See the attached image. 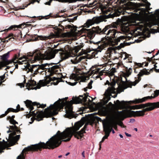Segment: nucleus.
Masks as SVG:
<instances>
[{
	"mask_svg": "<svg viewBox=\"0 0 159 159\" xmlns=\"http://www.w3.org/2000/svg\"><path fill=\"white\" fill-rule=\"evenodd\" d=\"M64 78L62 74L61 73L59 74L58 76L57 77H50L49 78V80H50V81H54V80H57L56 83L54 82V84L55 85H57L58 84L59 82L61 81L62 80L61 78Z\"/></svg>",
	"mask_w": 159,
	"mask_h": 159,
	"instance_id": "dca6fc26",
	"label": "nucleus"
},
{
	"mask_svg": "<svg viewBox=\"0 0 159 159\" xmlns=\"http://www.w3.org/2000/svg\"><path fill=\"white\" fill-rule=\"evenodd\" d=\"M102 0H95V1L96 2H98V3H100L101 2H102Z\"/></svg>",
	"mask_w": 159,
	"mask_h": 159,
	"instance_id": "49530a36",
	"label": "nucleus"
},
{
	"mask_svg": "<svg viewBox=\"0 0 159 159\" xmlns=\"http://www.w3.org/2000/svg\"><path fill=\"white\" fill-rule=\"evenodd\" d=\"M82 47V46H81V47H77V49L75 50V51L76 52H77L79 50H80L81 48Z\"/></svg>",
	"mask_w": 159,
	"mask_h": 159,
	"instance_id": "ea45409f",
	"label": "nucleus"
},
{
	"mask_svg": "<svg viewBox=\"0 0 159 159\" xmlns=\"http://www.w3.org/2000/svg\"><path fill=\"white\" fill-rule=\"evenodd\" d=\"M125 134L126 135L127 137H131V135L130 134H129L128 133H127L126 132H125Z\"/></svg>",
	"mask_w": 159,
	"mask_h": 159,
	"instance_id": "37998d69",
	"label": "nucleus"
},
{
	"mask_svg": "<svg viewBox=\"0 0 159 159\" xmlns=\"http://www.w3.org/2000/svg\"><path fill=\"white\" fill-rule=\"evenodd\" d=\"M47 64H48V65L44 67L43 70H44L45 69H48L50 71L53 73L60 71L59 67L58 66L55 65L52 67H50V66H52V65L54 64L53 63Z\"/></svg>",
	"mask_w": 159,
	"mask_h": 159,
	"instance_id": "9b49d317",
	"label": "nucleus"
},
{
	"mask_svg": "<svg viewBox=\"0 0 159 159\" xmlns=\"http://www.w3.org/2000/svg\"><path fill=\"white\" fill-rule=\"evenodd\" d=\"M14 121H15V120L14 119H13V120H9L10 122L14 125H15V122Z\"/></svg>",
	"mask_w": 159,
	"mask_h": 159,
	"instance_id": "e433bc0d",
	"label": "nucleus"
},
{
	"mask_svg": "<svg viewBox=\"0 0 159 159\" xmlns=\"http://www.w3.org/2000/svg\"><path fill=\"white\" fill-rule=\"evenodd\" d=\"M148 85L147 84H146V85H145L144 86V88H145Z\"/></svg>",
	"mask_w": 159,
	"mask_h": 159,
	"instance_id": "774afa93",
	"label": "nucleus"
},
{
	"mask_svg": "<svg viewBox=\"0 0 159 159\" xmlns=\"http://www.w3.org/2000/svg\"><path fill=\"white\" fill-rule=\"evenodd\" d=\"M31 24H26L25 23L22 24L20 25H12L8 29L9 30H13L14 29H15V28H26V26L29 27L31 26Z\"/></svg>",
	"mask_w": 159,
	"mask_h": 159,
	"instance_id": "a211bd4d",
	"label": "nucleus"
},
{
	"mask_svg": "<svg viewBox=\"0 0 159 159\" xmlns=\"http://www.w3.org/2000/svg\"><path fill=\"white\" fill-rule=\"evenodd\" d=\"M119 136L120 137V138H123V135L122 134H119Z\"/></svg>",
	"mask_w": 159,
	"mask_h": 159,
	"instance_id": "6e6d98bb",
	"label": "nucleus"
},
{
	"mask_svg": "<svg viewBox=\"0 0 159 159\" xmlns=\"http://www.w3.org/2000/svg\"><path fill=\"white\" fill-rule=\"evenodd\" d=\"M116 16L114 13L111 14L109 13L107 15H103L99 17H94L92 19L88 20L84 25V27L81 30L82 33H85L87 36L92 39L95 36L96 34L106 35L105 37L102 38L101 41L97 42L98 45L97 49L95 51L90 52L91 57L97 58L98 57V52H101L102 50L108 45L113 46L117 45L121 40L125 39L126 37L124 36H118L116 34L120 33V32L117 29V25L112 24L106 26L102 29L99 27H93L92 29H87L85 27L89 28L94 23L98 24L103 21H106L105 19L110 18H113Z\"/></svg>",
	"mask_w": 159,
	"mask_h": 159,
	"instance_id": "f257e3e1",
	"label": "nucleus"
},
{
	"mask_svg": "<svg viewBox=\"0 0 159 159\" xmlns=\"http://www.w3.org/2000/svg\"><path fill=\"white\" fill-rule=\"evenodd\" d=\"M118 124L120 126L122 127H125L124 125H123V122L121 121L119 122Z\"/></svg>",
	"mask_w": 159,
	"mask_h": 159,
	"instance_id": "f704fd0d",
	"label": "nucleus"
},
{
	"mask_svg": "<svg viewBox=\"0 0 159 159\" xmlns=\"http://www.w3.org/2000/svg\"><path fill=\"white\" fill-rule=\"evenodd\" d=\"M73 16H74V14H72L69 15V16H67L68 17H71Z\"/></svg>",
	"mask_w": 159,
	"mask_h": 159,
	"instance_id": "864d4df0",
	"label": "nucleus"
},
{
	"mask_svg": "<svg viewBox=\"0 0 159 159\" xmlns=\"http://www.w3.org/2000/svg\"><path fill=\"white\" fill-rule=\"evenodd\" d=\"M104 131H106L109 134L111 131L113 134H114L115 132L112 129L113 125L112 123L110 122H107L105 123H102Z\"/></svg>",
	"mask_w": 159,
	"mask_h": 159,
	"instance_id": "9d476101",
	"label": "nucleus"
},
{
	"mask_svg": "<svg viewBox=\"0 0 159 159\" xmlns=\"http://www.w3.org/2000/svg\"><path fill=\"white\" fill-rule=\"evenodd\" d=\"M15 116L13 115L12 116H9V119L10 120H13V119H14L15 118Z\"/></svg>",
	"mask_w": 159,
	"mask_h": 159,
	"instance_id": "c9c22d12",
	"label": "nucleus"
},
{
	"mask_svg": "<svg viewBox=\"0 0 159 159\" xmlns=\"http://www.w3.org/2000/svg\"><path fill=\"white\" fill-rule=\"evenodd\" d=\"M92 88V84H90L89 83L88 84V88L89 89H91Z\"/></svg>",
	"mask_w": 159,
	"mask_h": 159,
	"instance_id": "58836bf2",
	"label": "nucleus"
},
{
	"mask_svg": "<svg viewBox=\"0 0 159 159\" xmlns=\"http://www.w3.org/2000/svg\"><path fill=\"white\" fill-rule=\"evenodd\" d=\"M6 116V114H3L1 115L0 117L1 118L5 116Z\"/></svg>",
	"mask_w": 159,
	"mask_h": 159,
	"instance_id": "8fccbe9b",
	"label": "nucleus"
},
{
	"mask_svg": "<svg viewBox=\"0 0 159 159\" xmlns=\"http://www.w3.org/2000/svg\"><path fill=\"white\" fill-rule=\"evenodd\" d=\"M85 153H84V151H83V152L82 153V155L83 157L84 158L85 157V155H84Z\"/></svg>",
	"mask_w": 159,
	"mask_h": 159,
	"instance_id": "a18cd8bd",
	"label": "nucleus"
},
{
	"mask_svg": "<svg viewBox=\"0 0 159 159\" xmlns=\"http://www.w3.org/2000/svg\"><path fill=\"white\" fill-rule=\"evenodd\" d=\"M131 74V72H129H129H128V75H129Z\"/></svg>",
	"mask_w": 159,
	"mask_h": 159,
	"instance_id": "0e129e2a",
	"label": "nucleus"
},
{
	"mask_svg": "<svg viewBox=\"0 0 159 159\" xmlns=\"http://www.w3.org/2000/svg\"><path fill=\"white\" fill-rule=\"evenodd\" d=\"M26 85L28 87L34 86L36 85V82L34 80H29Z\"/></svg>",
	"mask_w": 159,
	"mask_h": 159,
	"instance_id": "4be33fe9",
	"label": "nucleus"
},
{
	"mask_svg": "<svg viewBox=\"0 0 159 159\" xmlns=\"http://www.w3.org/2000/svg\"><path fill=\"white\" fill-rule=\"evenodd\" d=\"M20 110H21V111H23L24 110V109L23 108H20Z\"/></svg>",
	"mask_w": 159,
	"mask_h": 159,
	"instance_id": "69168bd1",
	"label": "nucleus"
},
{
	"mask_svg": "<svg viewBox=\"0 0 159 159\" xmlns=\"http://www.w3.org/2000/svg\"><path fill=\"white\" fill-rule=\"evenodd\" d=\"M72 135L71 132L70 131H64L62 132L58 131L56 134L49 139L46 143L40 142L38 144L28 146L25 148L22 152L37 151L42 148L54 149L59 146L62 141L66 142L69 141Z\"/></svg>",
	"mask_w": 159,
	"mask_h": 159,
	"instance_id": "7ed1b4c3",
	"label": "nucleus"
},
{
	"mask_svg": "<svg viewBox=\"0 0 159 159\" xmlns=\"http://www.w3.org/2000/svg\"><path fill=\"white\" fill-rule=\"evenodd\" d=\"M36 16H32V17H30V19H31V20H30V23H31V22H34V20H33L32 19V18H36Z\"/></svg>",
	"mask_w": 159,
	"mask_h": 159,
	"instance_id": "72a5a7b5",
	"label": "nucleus"
},
{
	"mask_svg": "<svg viewBox=\"0 0 159 159\" xmlns=\"http://www.w3.org/2000/svg\"><path fill=\"white\" fill-rule=\"evenodd\" d=\"M159 53V51H158L155 54V56H157V55H158Z\"/></svg>",
	"mask_w": 159,
	"mask_h": 159,
	"instance_id": "4d7b16f0",
	"label": "nucleus"
},
{
	"mask_svg": "<svg viewBox=\"0 0 159 159\" xmlns=\"http://www.w3.org/2000/svg\"><path fill=\"white\" fill-rule=\"evenodd\" d=\"M88 120V117L86 116L82 117L80 120V121L75 124L74 129L76 131L78 130L82 125Z\"/></svg>",
	"mask_w": 159,
	"mask_h": 159,
	"instance_id": "f8f14e48",
	"label": "nucleus"
},
{
	"mask_svg": "<svg viewBox=\"0 0 159 159\" xmlns=\"http://www.w3.org/2000/svg\"><path fill=\"white\" fill-rule=\"evenodd\" d=\"M60 51V50L59 49H55L50 51H46L44 54H42L40 51L37 50L34 53H28L27 56L25 58V60L19 61L17 63L19 65H21L24 62L25 63L26 60L32 63L40 60H50L54 58L56 54Z\"/></svg>",
	"mask_w": 159,
	"mask_h": 159,
	"instance_id": "20e7f679",
	"label": "nucleus"
},
{
	"mask_svg": "<svg viewBox=\"0 0 159 159\" xmlns=\"http://www.w3.org/2000/svg\"><path fill=\"white\" fill-rule=\"evenodd\" d=\"M52 26V25H48V26L47 27V28H51V26Z\"/></svg>",
	"mask_w": 159,
	"mask_h": 159,
	"instance_id": "bf43d9fd",
	"label": "nucleus"
},
{
	"mask_svg": "<svg viewBox=\"0 0 159 159\" xmlns=\"http://www.w3.org/2000/svg\"><path fill=\"white\" fill-rule=\"evenodd\" d=\"M9 37H11L10 39H20L22 38V34L20 30H18L16 31V34H13L12 33L8 34Z\"/></svg>",
	"mask_w": 159,
	"mask_h": 159,
	"instance_id": "ddd939ff",
	"label": "nucleus"
},
{
	"mask_svg": "<svg viewBox=\"0 0 159 159\" xmlns=\"http://www.w3.org/2000/svg\"><path fill=\"white\" fill-rule=\"evenodd\" d=\"M153 96H148L147 97H144L142 99H136L133 101H122L120 102L119 100H117L116 101V102L118 103L117 106L119 107H122L125 106V103H130L131 102H134L135 103H139L140 102H142L147 99H152L156 97L157 96L159 95V90H156L154 91V93L153 94Z\"/></svg>",
	"mask_w": 159,
	"mask_h": 159,
	"instance_id": "423d86ee",
	"label": "nucleus"
},
{
	"mask_svg": "<svg viewBox=\"0 0 159 159\" xmlns=\"http://www.w3.org/2000/svg\"><path fill=\"white\" fill-rule=\"evenodd\" d=\"M15 125L14 126H9L11 130H12L13 132L11 133L12 135H15L16 133L20 134L21 133V131L18 129V128L16 125V124H17L18 122L16 120L14 121Z\"/></svg>",
	"mask_w": 159,
	"mask_h": 159,
	"instance_id": "f3484780",
	"label": "nucleus"
},
{
	"mask_svg": "<svg viewBox=\"0 0 159 159\" xmlns=\"http://www.w3.org/2000/svg\"><path fill=\"white\" fill-rule=\"evenodd\" d=\"M25 157L23 154L22 155H20L17 158V159H25Z\"/></svg>",
	"mask_w": 159,
	"mask_h": 159,
	"instance_id": "7c9ffc66",
	"label": "nucleus"
},
{
	"mask_svg": "<svg viewBox=\"0 0 159 159\" xmlns=\"http://www.w3.org/2000/svg\"><path fill=\"white\" fill-rule=\"evenodd\" d=\"M12 51H14L16 53H17L15 55L14 57L15 59H17L20 56V51L15 49L9 51L2 56H0V58L2 61V62L0 63V70L2 69L3 67L5 66L6 65L12 63L13 61H12L8 60V58L9 57L10 52Z\"/></svg>",
	"mask_w": 159,
	"mask_h": 159,
	"instance_id": "0eeeda50",
	"label": "nucleus"
},
{
	"mask_svg": "<svg viewBox=\"0 0 159 159\" xmlns=\"http://www.w3.org/2000/svg\"><path fill=\"white\" fill-rule=\"evenodd\" d=\"M68 97L65 98L59 99V100L55 102L53 105H51L49 107L45 109L44 111L43 110L40 111H31L34 109L33 106L36 105L38 107L44 108L46 107V104L40 105L36 102H32L29 100H26L25 101V103L27 107L30 109L29 113L35 118L32 117L31 120L32 121L30 122L29 123L32 124L34 120H36L38 121H39L43 120L44 117H48L50 116L57 115L58 114L57 111L58 108L61 107H65V111L66 114L65 115V117L71 119L73 118H76L79 114H75L72 111L73 108L72 104L73 103H80L82 102H85L87 101V96L86 95H80L79 97H73L72 100L70 101H67Z\"/></svg>",
	"mask_w": 159,
	"mask_h": 159,
	"instance_id": "f03ea898",
	"label": "nucleus"
},
{
	"mask_svg": "<svg viewBox=\"0 0 159 159\" xmlns=\"http://www.w3.org/2000/svg\"><path fill=\"white\" fill-rule=\"evenodd\" d=\"M10 67V66H7V68L5 69V70L7 69H9V68Z\"/></svg>",
	"mask_w": 159,
	"mask_h": 159,
	"instance_id": "13d9d810",
	"label": "nucleus"
},
{
	"mask_svg": "<svg viewBox=\"0 0 159 159\" xmlns=\"http://www.w3.org/2000/svg\"><path fill=\"white\" fill-rule=\"evenodd\" d=\"M135 121V120L134 119H131L130 120V121H129L130 122L133 123Z\"/></svg>",
	"mask_w": 159,
	"mask_h": 159,
	"instance_id": "79ce46f5",
	"label": "nucleus"
},
{
	"mask_svg": "<svg viewBox=\"0 0 159 159\" xmlns=\"http://www.w3.org/2000/svg\"><path fill=\"white\" fill-rule=\"evenodd\" d=\"M19 111V110H15V109H14L13 108H8L7 110L5 111V114H6V115H7V114L10 112H17Z\"/></svg>",
	"mask_w": 159,
	"mask_h": 159,
	"instance_id": "393cba45",
	"label": "nucleus"
},
{
	"mask_svg": "<svg viewBox=\"0 0 159 159\" xmlns=\"http://www.w3.org/2000/svg\"><path fill=\"white\" fill-rule=\"evenodd\" d=\"M52 17H54V18H57V17H63L64 18H65V17L64 16V15H61V16H59L58 15V14H56L55 15H54L53 16H52Z\"/></svg>",
	"mask_w": 159,
	"mask_h": 159,
	"instance_id": "2f4dec72",
	"label": "nucleus"
},
{
	"mask_svg": "<svg viewBox=\"0 0 159 159\" xmlns=\"http://www.w3.org/2000/svg\"><path fill=\"white\" fill-rule=\"evenodd\" d=\"M48 64L45 63L41 65H31L30 64H27L25 66L26 71L28 73L30 72L32 73H33L34 75L37 74L38 73H41L42 71H39V69H43V68L46 66Z\"/></svg>",
	"mask_w": 159,
	"mask_h": 159,
	"instance_id": "6e6552de",
	"label": "nucleus"
},
{
	"mask_svg": "<svg viewBox=\"0 0 159 159\" xmlns=\"http://www.w3.org/2000/svg\"><path fill=\"white\" fill-rule=\"evenodd\" d=\"M128 87V86L126 85L125 84H124L123 85H122L121 87V90L120 91L118 92L119 93H120V92H121L124 91V90L126 89H127Z\"/></svg>",
	"mask_w": 159,
	"mask_h": 159,
	"instance_id": "cd10ccee",
	"label": "nucleus"
},
{
	"mask_svg": "<svg viewBox=\"0 0 159 159\" xmlns=\"http://www.w3.org/2000/svg\"><path fill=\"white\" fill-rule=\"evenodd\" d=\"M40 86H37L36 87H34L33 89H40Z\"/></svg>",
	"mask_w": 159,
	"mask_h": 159,
	"instance_id": "a19ab883",
	"label": "nucleus"
},
{
	"mask_svg": "<svg viewBox=\"0 0 159 159\" xmlns=\"http://www.w3.org/2000/svg\"><path fill=\"white\" fill-rule=\"evenodd\" d=\"M40 0H36V2H38V3H39V1H40Z\"/></svg>",
	"mask_w": 159,
	"mask_h": 159,
	"instance_id": "338daca9",
	"label": "nucleus"
},
{
	"mask_svg": "<svg viewBox=\"0 0 159 159\" xmlns=\"http://www.w3.org/2000/svg\"><path fill=\"white\" fill-rule=\"evenodd\" d=\"M134 129L135 131H138V129H137V128H134Z\"/></svg>",
	"mask_w": 159,
	"mask_h": 159,
	"instance_id": "052dcab7",
	"label": "nucleus"
},
{
	"mask_svg": "<svg viewBox=\"0 0 159 159\" xmlns=\"http://www.w3.org/2000/svg\"><path fill=\"white\" fill-rule=\"evenodd\" d=\"M5 74L3 75H2V76H0V81H2L5 78Z\"/></svg>",
	"mask_w": 159,
	"mask_h": 159,
	"instance_id": "473e14b6",
	"label": "nucleus"
},
{
	"mask_svg": "<svg viewBox=\"0 0 159 159\" xmlns=\"http://www.w3.org/2000/svg\"><path fill=\"white\" fill-rule=\"evenodd\" d=\"M45 5H51V3H50V2H46L45 3Z\"/></svg>",
	"mask_w": 159,
	"mask_h": 159,
	"instance_id": "de8ad7c7",
	"label": "nucleus"
},
{
	"mask_svg": "<svg viewBox=\"0 0 159 159\" xmlns=\"http://www.w3.org/2000/svg\"><path fill=\"white\" fill-rule=\"evenodd\" d=\"M87 125V124L85 125L80 131L76 132L74 134L75 137L77 139H81L83 136L84 133H85V130Z\"/></svg>",
	"mask_w": 159,
	"mask_h": 159,
	"instance_id": "4468645a",
	"label": "nucleus"
},
{
	"mask_svg": "<svg viewBox=\"0 0 159 159\" xmlns=\"http://www.w3.org/2000/svg\"><path fill=\"white\" fill-rule=\"evenodd\" d=\"M93 82V81H92V80H91V81H90V82H89L90 84H92Z\"/></svg>",
	"mask_w": 159,
	"mask_h": 159,
	"instance_id": "680f3d73",
	"label": "nucleus"
},
{
	"mask_svg": "<svg viewBox=\"0 0 159 159\" xmlns=\"http://www.w3.org/2000/svg\"><path fill=\"white\" fill-rule=\"evenodd\" d=\"M77 17L78 16H76L72 18H67V19H64L62 21H65L67 20L69 22H73L77 19Z\"/></svg>",
	"mask_w": 159,
	"mask_h": 159,
	"instance_id": "a878e982",
	"label": "nucleus"
},
{
	"mask_svg": "<svg viewBox=\"0 0 159 159\" xmlns=\"http://www.w3.org/2000/svg\"><path fill=\"white\" fill-rule=\"evenodd\" d=\"M32 28V25H31V26L30 27V26H29V27L26 26V28H28V30H29V28H30V30Z\"/></svg>",
	"mask_w": 159,
	"mask_h": 159,
	"instance_id": "3c124183",
	"label": "nucleus"
},
{
	"mask_svg": "<svg viewBox=\"0 0 159 159\" xmlns=\"http://www.w3.org/2000/svg\"><path fill=\"white\" fill-rule=\"evenodd\" d=\"M116 72V69L115 68H112L111 70V73L112 75H114V73Z\"/></svg>",
	"mask_w": 159,
	"mask_h": 159,
	"instance_id": "c756f323",
	"label": "nucleus"
},
{
	"mask_svg": "<svg viewBox=\"0 0 159 159\" xmlns=\"http://www.w3.org/2000/svg\"><path fill=\"white\" fill-rule=\"evenodd\" d=\"M36 0H33L32 1H31V2H30L29 3V4H27L26 6H25V7H24V6H23V7H22V8H20V9H25V7H27L29 5H30V4H34V3L36 2Z\"/></svg>",
	"mask_w": 159,
	"mask_h": 159,
	"instance_id": "bb28decb",
	"label": "nucleus"
},
{
	"mask_svg": "<svg viewBox=\"0 0 159 159\" xmlns=\"http://www.w3.org/2000/svg\"><path fill=\"white\" fill-rule=\"evenodd\" d=\"M139 81H138L136 83H134V84H133V85H134V86H135L136 85V84L139 82Z\"/></svg>",
	"mask_w": 159,
	"mask_h": 159,
	"instance_id": "5fc2aeb1",
	"label": "nucleus"
},
{
	"mask_svg": "<svg viewBox=\"0 0 159 159\" xmlns=\"http://www.w3.org/2000/svg\"><path fill=\"white\" fill-rule=\"evenodd\" d=\"M7 128L9 129V130L7 131V133H9L10 132L11 133L9 134L8 137V139H7V142H5L4 140H3V141L5 142V144L6 145L12 146L14 145L19 140L20 138V135H18L16 136H14L15 135H12L11 133L13 132L12 130H11L10 129H11L10 127H7Z\"/></svg>",
	"mask_w": 159,
	"mask_h": 159,
	"instance_id": "1a4fd4ad",
	"label": "nucleus"
},
{
	"mask_svg": "<svg viewBox=\"0 0 159 159\" xmlns=\"http://www.w3.org/2000/svg\"><path fill=\"white\" fill-rule=\"evenodd\" d=\"M35 36L36 37H35L34 39L33 38V39H30L29 41H28V40H27L26 42H28L32 40L36 41L39 40H45L50 39V36L49 35L48 36H45L35 35Z\"/></svg>",
	"mask_w": 159,
	"mask_h": 159,
	"instance_id": "2eb2a0df",
	"label": "nucleus"
},
{
	"mask_svg": "<svg viewBox=\"0 0 159 159\" xmlns=\"http://www.w3.org/2000/svg\"><path fill=\"white\" fill-rule=\"evenodd\" d=\"M18 65L17 64H16V65H15V68L14 69V70H15V69H17L18 68Z\"/></svg>",
	"mask_w": 159,
	"mask_h": 159,
	"instance_id": "603ef678",
	"label": "nucleus"
},
{
	"mask_svg": "<svg viewBox=\"0 0 159 159\" xmlns=\"http://www.w3.org/2000/svg\"><path fill=\"white\" fill-rule=\"evenodd\" d=\"M131 43H127L124 41L123 43H121L120 45L118 46L117 47L118 49H120L124 47L125 46H128L130 45Z\"/></svg>",
	"mask_w": 159,
	"mask_h": 159,
	"instance_id": "412c9836",
	"label": "nucleus"
},
{
	"mask_svg": "<svg viewBox=\"0 0 159 159\" xmlns=\"http://www.w3.org/2000/svg\"><path fill=\"white\" fill-rule=\"evenodd\" d=\"M81 60L82 59L80 57L75 56V57H73L72 59L71 60V61L73 64H76L80 62Z\"/></svg>",
	"mask_w": 159,
	"mask_h": 159,
	"instance_id": "6ab92c4d",
	"label": "nucleus"
},
{
	"mask_svg": "<svg viewBox=\"0 0 159 159\" xmlns=\"http://www.w3.org/2000/svg\"><path fill=\"white\" fill-rule=\"evenodd\" d=\"M39 83L42 86H44V84H43V81L40 80L39 81Z\"/></svg>",
	"mask_w": 159,
	"mask_h": 159,
	"instance_id": "c03bdc74",
	"label": "nucleus"
},
{
	"mask_svg": "<svg viewBox=\"0 0 159 159\" xmlns=\"http://www.w3.org/2000/svg\"><path fill=\"white\" fill-rule=\"evenodd\" d=\"M70 56V54L68 52H62L61 54V57L64 59L68 58Z\"/></svg>",
	"mask_w": 159,
	"mask_h": 159,
	"instance_id": "b1692460",
	"label": "nucleus"
},
{
	"mask_svg": "<svg viewBox=\"0 0 159 159\" xmlns=\"http://www.w3.org/2000/svg\"><path fill=\"white\" fill-rule=\"evenodd\" d=\"M16 108L17 109H16L17 110H19V111L20 110V107L19 104H18L16 106Z\"/></svg>",
	"mask_w": 159,
	"mask_h": 159,
	"instance_id": "4c0bfd02",
	"label": "nucleus"
},
{
	"mask_svg": "<svg viewBox=\"0 0 159 159\" xmlns=\"http://www.w3.org/2000/svg\"><path fill=\"white\" fill-rule=\"evenodd\" d=\"M105 134V135L102 138V140L99 143V146L100 147L99 148V149H100L101 148V144L102 143H103L104 140L106 139H107L109 135V133L108 132V133H107V132L104 131Z\"/></svg>",
	"mask_w": 159,
	"mask_h": 159,
	"instance_id": "aec40b11",
	"label": "nucleus"
},
{
	"mask_svg": "<svg viewBox=\"0 0 159 159\" xmlns=\"http://www.w3.org/2000/svg\"><path fill=\"white\" fill-rule=\"evenodd\" d=\"M70 83L71 84V85L73 86L76 85V84H77V82H75L74 83Z\"/></svg>",
	"mask_w": 159,
	"mask_h": 159,
	"instance_id": "09e8293b",
	"label": "nucleus"
},
{
	"mask_svg": "<svg viewBox=\"0 0 159 159\" xmlns=\"http://www.w3.org/2000/svg\"><path fill=\"white\" fill-rule=\"evenodd\" d=\"M70 153L69 152H67V153H66V156H68L69 154Z\"/></svg>",
	"mask_w": 159,
	"mask_h": 159,
	"instance_id": "e2e57ef3",
	"label": "nucleus"
},
{
	"mask_svg": "<svg viewBox=\"0 0 159 159\" xmlns=\"http://www.w3.org/2000/svg\"><path fill=\"white\" fill-rule=\"evenodd\" d=\"M150 74L149 72H148L146 70L144 69V70H141L138 74L139 76L141 77L143 75H149Z\"/></svg>",
	"mask_w": 159,
	"mask_h": 159,
	"instance_id": "5701e85b",
	"label": "nucleus"
},
{
	"mask_svg": "<svg viewBox=\"0 0 159 159\" xmlns=\"http://www.w3.org/2000/svg\"><path fill=\"white\" fill-rule=\"evenodd\" d=\"M11 37H9L8 35V36L5 39V40H4V41H3V42L4 43H5L6 42H8L9 41H12V40H11V39H10V38H11Z\"/></svg>",
	"mask_w": 159,
	"mask_h": 159,
	"instance_id": "c85d7f7f",
	"label": "nucleus"
},
{
	"mask_svg": "<svg viewBox=\"0 0 159 159\" xmlns=\"http://www.w3.org/2000/svg\"><path fill=\"white\" fill-rule=\"evenodd\" d=\"M157 102L153 103L148 102L145 104H141L139 105H136V109H140L147 108L143 109L142 111H132L131 112L133 113L134 114L137 116H143L144 115V112L147 111H152L156 108L159 107V106L157 104Z\"/></svg>",
	"mask_w": 159,
	"mask_h": 159,
	"instance_id": "39448f33",
	"label": "nucleus"
}]
</instances>
